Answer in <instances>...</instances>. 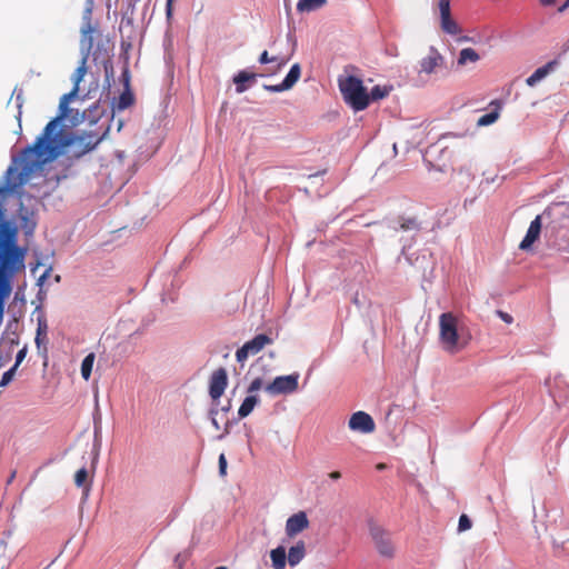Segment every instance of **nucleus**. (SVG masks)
Masks as SVG:
<instances>
[{"mask_svg": "<svg viewBox=\"0 0 569 569\" xmlns=\"http://www.w3.org/2000/svg\"><path fill=\"white\" fill-rule=\"evenodd\" d=\"M78 91L79 88L73 86L69 93L61 97L59 114L47 123L32 146L24 148L20 156L13 159V164L6 171L3 183H0L1 198L17 192L34 174L41 172L46 163L57 159L71 142L69 132L60 122L72 111L68 104Z\"/></svg>", "mask_w": 569, "mask_h": 569, "instance_id": "1", "label": "nucleus"}, {"mask_svg": "<svg viewBox=\"0 0 569 569\" xmlns=\"http://www.w3.org/2000/svg\"><path fill=\"white\" fill-rule=\"evenodd\" d=\"M78 91L79 88L73 86L69 93L61 97L59 114L47 123L32 146L24 148L20 156L13 159V164L6 171L3 183H0L1 198L17 192L34 174L41 172L46 163L57 159L71 142L69 132L60 122L72 111L68 104Z\"/></svg>", "mask_w": 569, "mask_h": 569, "instance_id": "2", "label": "nucleus"}, {"mask_svg": "<svg viewBox=\"0 0 569 569\" xmlns=\"http://www.w3.org/2000/svg\"><path fill=\"white\" fill-rule=\"evenodd\" d=\"M470 335L459 329L458 318L452 312H443L439 317V341L442 349L451 355L463 350L470 341Z\"/></svg>", "mask_w": 569, "mask_h": 569, "instance_id": "3", "label": "nucleus"}, {"mask_svg": "<svg viewBox=\"0 0 569 569\" xmlns=\"http://www.w3.org/2000/svg\"><path fill=\"white\" fill-rule=\"evenodd\" d=\"M339 88L345 101L350 104L353 110L361 111L369 106L370 97L359 78L348 76L339 81Z\"/></svg>", "mask_w": 569, "mask_h": 569, "instance_id": "4", "label": "nucleus"}, {"mask_svg": "<svg viewBox=\"0 0 569 569\" xmlns=\"http://www.w3.org/2000/svg\"><path fill=\"white\" fill-rule=\"evenodd\" d=\"M81 32H82L81 50L84 52L82 54V58H81V61H80L78 68L76 69V71L72 74L73 86H77V88H79L80 82L83 80L84 76L87 74V71H88L87 61H88L89 52L93 44V38H92L93 28H92L90 21H88L82 27Z\"/></svg>", "mask_w": 569, "mask_h": 569, "instance_id": "5", "label": "nucleus"}, {"mask_svg": "<svg viewBox=\"0 0 569 569\" xmlns=\"http://www.w3.org/2000/svg\"><path fill=\"white\" fill-rule=\"evenodd\" d=\"M369 533L376 546V549L382 557L391 558L395 555L390 533L375 522L369 523Z\"/></svg>", "mask_w": 569, "mask_h": 569, "instance_id": "6", "label": "nucleus"}, {"mask_svg": "<svg viewBox=\"0 0 569 569\" xmlns=\"http://www.w3.org/2000/svg\"><path fill=\"white\" fill-rule=\"evenodd\" d=\"M272 339L264 335H257L253 339L247 341L241 348L236 351V359L238 362L243 363L249 356H254L260 352L266 346L271 345Z\"/></svg>", "mask_w": 569, "mask_h": 569, "instance_id": "7", "label": "nucleus"}, {"mask_svg": "<svg viewBox=\"0 0 569 569\" xmlns=\"http://www.w3.org/2000/svg\"><path fill=\"white\" fill-rule=\"evenodd\" d=\"M299 375L279 376L266 387V391L270 395H288L297 391Z\"/></svg>", "mask_w": 569, "mask_h": 569, "instance_id": "8", "label": "nucleus"}, {"mask_svg": "<svg viewBox=\"0 0 569 569\" xmlns=\"http://www.w3.org/2000/svg\"><path fill=\"white\" fill-rule=\"evenodd\" d=\"M228 386V373L224 368L214 370L209 379V395L212 400H218L224 393Z\"/></svg>", "mask_w": 569, "mask_h": 569, "instance_id": "9", "label": "nucleus"}, {"mask_svg": "<svg viewBox=\"0 0 569 569\" xmlns=\"http://www.w3.org/2000/svg\"><path fill=\"white\" fill-rule=\"evenodd\" d=\"M348 427L352 431H358L361 433H371L376 429V423L372 417L365 411H357L352 413L349 419Z\"/></svg>", "mask_w": 569, "mask_h": 569, "instance_id": "10", "label": "nucleus"}, {"mask_svg": "<svg viewBox=\"0 0 569 569\" xmlns=\"http://www.w3.org/2000/svg\"><path fill=\"white\" fill-rule=\"evenodd\" d=\"M71 142L68 146H77L81 149L80 153H86L94 149L101 141V137L96 132H83L82 134L72 136L69 133Z\"/></svg>", "mask_w": 569, "mask_h": 569, "instance_id": "11", "label": "nucleus"}, {"mask_svg": "<svg viewBox=\"0 0 569 569\" xmlns=\"http://www.w3.org/2000/svg\"><path fill=\"white\" fill-rule=\"evenodd\" d=\"M445 66L443 56L433 47L429 49L428 54L420 61V73L431 74L437 69Z\"/></svg>", "mask_w": 569, "mask_h": 569, "instance_id": "12", "label": "nucleus"}, {"mask_svg": "<svg viewBox=\"0 0 569 569\" xmlns=\"http://www.w3.org/2000/svg\"><path fill=\"white\" fill-rule=\"evenodd\" d=\"M309 528V520L303 511H299L287 519L286 535L288 538H295L300 532Z\"/></svg>", "mask_w": 569, "mask_h": 569, "instance_id": "13", "label": "nucleus"}, {"mask_svg": "<svg viewBox=\"0 0 569 569\" xmlns=\"http://www.w3.org/2000/svg\"><path fill=\"white\" fill-rule=\"evenodd\" d=\"M541 232V216H537L527 230V233L519 244L521 250H528L539 238Z\"/></svg>", "mask_w": 569, "mask_h": 569, "instance_id": "14", "label": "nucleus"}, {"mask_svg": "<svg viewBox=\"0 0 569 569\" xmlns=\"http://www.w3.org/2000/svg\"><path fill=\"white\" fill-rule=\"evenodd\" d=\"M307 555L306 542L303 540L297 541L289 548L288 551V563L290 567L298 566Z\"/></svg>", "mask_w": 569, "mask_h": 569, "instance_id": "15", "label": "nucleus"}, {"mask_svg": "<svg viewBox=\"0 0 569 569\" xmlns=\"http://www.w3.org/2000/svg\"><path fill=\"white\" fill-rule=\"evenodd\" d=\"M557 61H550L545 66L538 68L530 77L527 78L526 83L533 87L536 83L546 78L555 68Z\"/></svg>", "mask_w": 569, "mask_h": 569, "instance_id": "16", "label": "nucleus"}, {"mask_svg": "<svg viewBox=\"0 0 569 569\" xmlns=\"http://www.w3.org/2000/svg\"><path fill=\"white\" fill-rule=\"evenodd\" d=\"M440 28L450 36H457L462 31L457 21L451 17V12L440 16Z\"/></svg>", "mask_w": 569, "mask_h": 569, "instance_id": "17", "label": "nucleus"}, {"mask_svg": "<svg viewBox=\"0 0 569 569\" xmlns=\"http://www.w3.org/2000/svg\"><path fill=\"white\" fill-rule=\"evenodd\" d=\"M270 559L272 562L273 569H284L288 557L286 555V549L283 546H279L270 551Z\"/></svg>", "mask_w": 569, "mask_h": 569, "instance_id": "18", "label": "nucleus"}, {"mask_svg": "<svg viewBox=\"0 0 569 569\" xmlns=\"http://www.w3.org/2000/svg\"><path fill=\"white\" fill-rule=\"evenodd\" d=\"M47 335H48L47 321L43 319H39L34 342H36L38 350H40L41 347H43V352H47V347H46L47 342H48Z\"/></svg>", "mask_w": 569, "mask_h": 569, "instance_id": "19", "label": "nucleus"}, {"mask_svg": "<svg viewBox=\"0 0 569 569\" xmlns=\"http://www.w3.org/2000/svg\"><path fill=\"white\" fill-rule=\"evenodd\" d=\"M259 402V398L254 395H250L247 396L244 398V400L242 401L239 410H238V416L239 418H246L248 417L252 410L254 409V407L257 406V403Z\"/></svg>", "mask_w": 569, "mask_h": 569, "instance_id": "20", "label": "nucleus"}, {"mask_svg": "<svg viewBox=\"0 0 569 569\" xmlns=\"http://www.w3.org/2000/svg\"><path fill=\"white\" fill-rule=\"evenodd\" d=\"M327 4V0H299L297 10L299 12H311L321 9Z\"/></svg>", "mask_w": 569, "mask_h": 569, "instance_id": "21", "label": "nucleus"}, {"mask_svg": "<svg viewBox=\"0 0 569 569\" xmlns=\"http://www.w3.org/2000/svg\"><path fill=\"white\" fill-rule=\"evenodd\" d=\"M254 79H256V73H249L244 70L238 72L233 78V82L236 83V91L238 93L244 92L247 90L244 82L252 81Z\"/></svg>", "mask_w": 569, "mask_h": 569, "instance_id": "22", "label": "nucleus"}, {"mask_svg": "<svg viewBox=\"0 0 569 569\" xmlns=\"http://www.w3.org/2000/svg\"><path fill=\"white\" fill-rule=\"evenodd\" d=\"M300 74H301L300 66L298 63H295L290 68L288 74L286 76V78L282 81L283 88L291 89L293 87V84L299 80Z\"/></svg>", "mask_w": 569, "mask_h": 569, "instance_id": "23", "label": "nucleus"}, {"mask_svg": "<svg viewBox=\"0 0 569 569\" xmlns=\"http://www.w3.org/2000/svg\"><path fill=\"white\" fill-rule=\"evenodd\" d=\"M479 59L480 57L475 49L465 48L460 51L457 62L459 66H465L468 61L477 62Z\"/></svg>", "mask_w": 569, "mask_h": 569, "instance_id": "24", "label": "nucleus"}, {"mask_svg": "<svg viewBox=\"0 0 569 569\" xmlns=\"http://www.w3.org/2000/svg\"><path fill=\"white\" fill-rule=\"evenodd\" d=\"M93 362H94V355L93 353H89L82 360V363H81V376H82V378L84 380H89V378L91 376V372H92Z\"/></svg>", "mask_w": 569, "mask_h": 569, "instance_id": "25", "label": "nucleus"}, {"mask_svg": "<svg viewBox=\"0 0 569 569\" xmlns=\"http://www.w3.org/2000/svg\"><path fill=\"white\" fill-rule=\"evenodd\" d=\"M133 101L134 99L132 93L130 91H124L120 94L117 107L119 110H124L129 108Z\"/></svg>", "mask_w": 569, "mask_h": 569, "instance_id": "26", "label": "nucleus"}, {"mask_svg": "<svg viewBox=\"0 0 569 569\" xmlns=\"http://www.w3.org/2000/svg\"><path fill=\"white\" fill-rule=\"evenodd\" d=\"M399 229L402 231L409 230H418L419 223L415 218H400L399 219Z\"/></svg>", "mask_w": 569, "mask_h": 569, "instance_id": "27", "label": "nucleus"}, {"mask_svg": "<svg viewBox=\"0 0 569 569\" xmlns=\"http://www.w3.org/2000/svg\"><path fill=\"white\" fill-rule=\"evenodd\" d=\"M498 117H499L498 111H491L489 113H486V114L481 116L478 119L477 123L480 127L489 126V124H492L493 122H496Z\"/></svg>", "mask_w": 569, "mask_h": 569, "instance_id": "28", "label": "nucleus"}, {"mask_svg": "<svg viewBox=\"0 0 569 569\" xmlns=\"http://www.w3.org/2000/svg\"><path fill=\"white\" fill-rule=\"evenodd\" d=\"M88 480V470L82 467L74 475V483L77 487H83Z\"/></svg>", "mask_w": 569, "mask_h": 569, "instance_id": "29", "label": "nucleus"}, {"mask_svg": "<svg viewBox=\"0 0 569 569\" xmlns=\"http://www.w3.org/2000/svg\"><path fill=\"white\" fill-rule=\"evenodd\" d=\"M92 57L94 62L100 61L101 63H106L109 60V52L108 50H102L100 46H98L93 51Z\"/></svg>", "mask_w": 569, "mask_h": 569, "instance_id": "30", "label": "nucleus"}, {"mask_svg": "<svg viewBox=\"0 0 569 569\" xmlns=\"http://www.w3.org/2000/svg\"><path fill=\"white\" fill-rule=\"evenodd\" d=\"M16 371H17V368L16 367H11L8 371H6L2 375V378L0 380V388L7 387L12 381V379H13V377L16 375Z\"/></svg>", "mask_w": 569, "mask_h": 569, "instance_id": "31", "label": "nucleus"}, {"mask_svg": "<svg viewBox=\"0 0 569 569\" xmlns=\"http://www.w3.org/2000/svg\"><path fill=\"white\" fill-rule=\"evenodd\" d=\"M388 96V90L380 86H376L371 89L370 96L373 100L382 99Z\"/></svg>", "mask_w": 569, "mask_h": 569, "instance_id": "32", "label": "nucleus"}, {"mask_svg": "<svg viewBox=\"0 0 569 569\" xmlns=\"http://www.w3.org/2000/svg\"><path fill=\"white\" fill-rule=\"evenodd\" d=\"M262 386H263V379L261 377H257L250 382V385L247 389V392L250 395H253L254 392L260 390L262 388Z\"/></svg>", "mask_w": 569, "mask_h": 569, "instance_id": "33", "label": "nucleus"}, {"mask_svg": "<svg viewBox=\"0 0 569 569\" xmlns=\"http://www.w3.org/2000/svg\"><path fill=\"white\" fill-rule=\"evenodd\" d=\"M471 520L467 515H461L458 522V530L459 531H466L471 528Z\"/></svg>", "mask_w": 569, "mask_h": 569, "instance_id": "34", "label": "nucleus"}, {"mask_svg": "<svg viewBox=\"0 0 569 569\" xmlns=\"http://www.w3.org/2000/svg\"><path fill=\"white\" fill-rule=\"evenodd\" d=\"M438 6H439L440 16L451 12L450 0H439Z\"/></svg>", "mask_w": 569, "mask_h": 569, "instance_id": "35", "label": "nucleus"}, {"mask_svg": "<svg viewBox=\"0 0 569 569\" xmlns=\"http://www.w3.org/2000/svg\"><path fill=\"white\" fill-rule=\"evenodd\" d=\"M219 473L224 477L227 475V459L224 453L219 456Z\"/></svg>", "mask_w": 569, "mask_h": 569, "instance_id": "36", "label": "nucleus"}, {"mask_svg": "<svg viewBox=\"0 0 569 569\" xmlns=\"http://www.w3.org/2000/svg\"><path fill=\"white\" fill-rule=\"evenodd\" d=\"M263 88H264V90L270 91V92H281L284 90H289L288 88H283V82H281L279 84H274V86L264 84Z\"/></svg>", "mask_w": 569, "mask_h": 569, "instance_id": "37", "label": "nucleus"}, {"mask_svg": "<svg viewBox=\"0 0 569 569\" xmlns=\"http://www.w3.org/2000/svg\"><path fill=\"white\" fill-rule=\"evenodd\" d=\"M26 356H27V348L24 347L18 351L13 367L18 368L20 366V363L24 360Z\"/></svg>", "mask_w": 569, "mask_h": 569, "instance_id": "38", "label": "nucleus"}, {"mask_svg": "<svg viewBox=\"0 0 569 569\" xmlns=\"http://www.w3.org/2000/svg\"><path fill=\"white\" fill-rule=\"evenodd\" d=\"M273 61H277V58L276 57L270 58L268 54V51H266V50L259 57V62L262 64L273 62Z\"/></svg>", "mask_w": 569, "mask_h": 569, "instance_id": "39", "label": "nucleus"}, {"mask_svg": "<svg viewBox=\"0 0 569 569\" xmlns=\"http://www.w3.org/2000/svg\"><path fill=\"white\" fill-rule=\"evenodd\" d=\"M497 315L499 316V318L505 321L506 323H511L513 321V318L511 315L505 312V311H501V310H498L497 311Z\"/></svg>", "mask_w": 569, "mask_h": 569, "instance_id": "40", "label": "nucleus"}, {"mask_svg": "<svg viewBox=\"0 0 569 569\" xmlns=\"http://www.w3.org/2000/svg\"><path fill=\"white\" fill-rule=\"evenodd\" d=\"M172 1L173 0H167L166 14H167L168 19H170L172 17Z\"/></svg>", "mask_w": 569, "mask_h": 569, "instance_id": "41", "label": "nucleus"}, {"mask_svg": "<svg viewBox=\"0 0 569 569\" xmlns=\"http://www.w3.org/2000/svg\"><path fill=\"white\" fill-rule=\"evenodd\" d=\"M539 2L542 7H549L553 6L556 3V0H539Z\"/></svg>", "mask_w": 569, "mask_h": 569, "instance_id": "42", "label": "nucleus"}, {"mask_svg": "<svg viewBox=\"0 0 569 569\" xmlns=\"http://www.w3.org/2000/svg\"><path fill=\"white\" fill-rule=\"evenodd\" d=\"M329 477L333 480H338L341 478V473L339 471H332L329 473Z\"/></svg>", "mask_w": 569, "mask_h": 569, "instance_id": "43", "label": "nucleus"}, {"mask_svg": "<svg viewBox=\"0 0 569 569\" xmlns=\"http://www.w3.org/2000/svg\"><path fill=\"white\" fill-rule=\"evenodd\" d=\"M568 8H569V0H566V2H565L562 6H560V7L558 8V12H560V13H561V12H563L565 10H567Z\"/></svg>", "mask_w": 569, "mask_h": 569, "instance_id": "44", "label": "nucleus"}, {"mask_svg": "<svg viewBox=\"0 0 569 569\" xmlns=\"http://www.w3.org/2000/svg\"><path fill=\"white\" fill-rule=\"evenodd\" d=\"M568 8H569V0H566V2H565L562 6H560V7L558 8V12H560V13H561V12H563L565 10H567Z\"/></svg>", "mask_w": 569, "mask_h": 569, "instance_id": "45", "label": "nucleus"}, {"mask_svg": "<svg viewBox=\"0 0 569 569\" xmlns=\"http://www.w3.org/2000/svg\"><path fill=\"white\" fill-rule=\"evenodd\" d=\"M377 468L381 470V469H385V468H386V466H385L383 463H379V465L377 466Z\"/></svg>", "mask_w": 569, "mask_h": 569, "instance_id": "46", "label": "nucleus"}, {"mask_svg": "<svg viewBox=\"0 0 569 569\" xmlns=\"http://www.w3.org/2000/svg\"><path fill=\"white\" fill-rule=\"evenodd\" d=\"M214 569H228V568H227V567L221 566V567H217V568H214Z\"/></svg>", "mask_w": 569, "mask_h": 569, "instance_id": "47", "label": "nucleus"}]
</instances>
